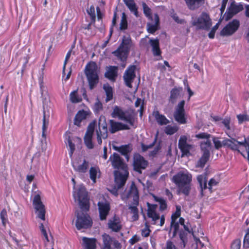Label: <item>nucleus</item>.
<instances>
[{
    "instance_id": "obj_35",
    "label": "nucleus",
    "mask_w": 249,
    "mask_h": 249,
    "mask_svg": "<svg viewBox=\"0 0 249 249\" xmlns=\"http://www.w3.org/2000/svg\"><path fill=\"white\" fill-rule=\"evenodd\" d=\"M150 43L152 47V51L154 55H159L160 54V51L159 48V42L157 39H151Z\"/></svg>"
},
{
    "instance_id": "obj_30",
    "label": "nucleus",
    "mask_w": 249,
    "mask_h": 249,
    "mask_svg": "<svg viewBox=\"0 0 249 249\" xmlns=\"http://www.w3.org/2000/svg\"><path fill=\"white\" fill-rule=\"evenodd\" d=\"M113 148L115 150L120 152L122 155H124L127 160L129 159L128 154L130 153L132 150V146L130 144L122 145L120 147L113 145Z\"/></svg>"
},
{
    "instance_id": "obj_6",
    "label": "nucleus",
    "mask_w": 249,
    "mask_h": 249,
    "mask_svg": "<svg viewBox=\"0 0 249 249\" xmlns=\"http://www.w3.org/2000/svg\"><path fill=\"white\" fill-rule=\"evenodd\" d=\"M121 197L123 200H125L127 198H132L133 206H130L129 209L130 210L131 213L132 214V220H137L139 218L138 210L137 208L139 204V195L138 191L136 186H132L131 187L130 192L126 197H125L123 195L121 196Z\"/></svg>"
},
{
    "instance_id": "obj_7",
    "label": "nucleus",
    "mask_w": 249,
    "mask_h": 249,
    "mask_svg": "<svg viewBox=\"0 0 249 249\" xmlns=\"http://www.w3.org/2000/svg\"><path fill=\"white\" fill-rule=\"evenodd\" d=\"M191 22L197 29L208 30L212 25L211 20L205 13H202L198 17L192 16Z\"/></svg>"
},
{
    "instance_id": "obj_36",
    "label": "nucleus",
    "mask_w": 249,
    "mask_h": 249,
    "mask_svg": "<svg viewBox=\"0 0 249 249\" xmlns=\"http://www.w3.org/2000/svg\"><path fill=\"white\" fill-rule=\"evenodd\" d=\"M70 100L72 103H78L82 101V98L81 96L78 93L77 89L73 90L70 93Z\"/></svg>"
},
{
    "instance_id": "obj_51",
    "label": "nucleus",
    "mask_w": 249,
    "mask_h": 249,
    "mask_svg": "<svg viewBox=\"0 0 249 249\" xmlns=\"http://www.w3.org/2000/svg\"><path fill=\"white\" fill-rule=\"evenodd\" d=\"M150 232L151 231L149 229V226L146 223L144 228L142 230V235L145 237H148Z\"/></svg>"
},
{
    "instance_id": "obj_63",
    "label": "nucleus",
    "mask_w": 249,
    "mask_h": 249,
    "mask_svg": "<svg viewBox=\"0 0 249 249\" xmlns=\"http://www.w3.org/2000/svg\"><path fill=\"white\" fill-rule=\"evenodd\" d=\"M139 241V238L134 235L129 240V242L131 244L133 245Z\"/></svg>"
},
{
    "instance_id": "obj_28",
    "label": "nucleus",
    "mask_w": 249,
    "mask_h": 249,
    "mask_svg": "<svg viewBox=\"0 0 249 249\" xmlns=\"http://www.w3.org/2000/svg\"><path fill=\"white\" fill-rule=\"evenodd\" d=\"M152 116L157 124L160 125H166L169 123V120L158 110H154L152 113Z\"/></svg>"
},
{
    "instance_id": "obj_18",
    "label": "nucleus",
    "mask_w": 249,
    "mask_h": 249,
    "mask_svg": "<svg viewBox=\"0 0 249 249\" xmlns=\"http://www.w3.org/2000/svg\"><path fill=\"white\" fill-rule=\"evenodd\" d=\"M98 206L100 219H106L110 210L109 203L107 200L103 199L98 202Z\"/></svg>"
},
{
    "instance_id": "obj_53",
    "label": "nucleus",
    "mask_w": 249,
    "mask_h": 249,
    "mask_svg": "<svg viewBox=\"0 0 249 249\" xmlns=\"http://www.w3.org/2000/svg\"><path fill=\"white\" fill-rule=\"evenodd\" d=\"M241 241L239 239L235 240L231 245V249H240Z\"/></svg>"
},
{
    "instance_id": "obj_13",
    "label": "nucleus",
    "mask_w": 249,
    "mask_h": 249,
    "mask_svg": "<svg viewBox=\"0 0 249 249\" xmlns=\"http://www.w3.org/2000/svg\"><path fill=\"white\" fill-rule=\"evenodd\" d=\"M243 6L240 3H236L234 0H230V5L228 7L227 11L224 15L223 18L228 21L243 10Z\"/></svg>"
},
{
    "instance_id": "obj_9",
    "label": "nucleus",
    "mask_w": 249,
    "mask_h": 249,
    "mask_svg": "<svg viewBox=\"0 0 249 249\" xmlns=\"http://www.w3.org/2000/svg\"><path fill=\"white\" fill-rule=\"evenodd\" d=\"M147 216L151 219V224L162 226L165 222L164 215L161 216L157 213V205L147 203Z\"/></svg>"
},
{
    "instance_id": "obj_8",
    "label": "nucleus",
    "mask_w": 249,
    "mask_h": 249,
    "mask_svg": "<svg viewBox=\"0 0 249 249\" xmlns=\"http://www.w3.org/2000/svg\"><path fill=\"white\" fill-rule=\"evenodd\" d=\"M111 115L112 117L118 118L130 126L134 125V117L133 114L127 111H124L118 106H115L113 108Z\"/></svg>"
},
{
    "instance_id": "obj_56",
    "label": "nucleus",
    "mask_w": 249,
    "mask_h": 249,
    "mask_svg": "<svg viewBox=\"0 0 249 249\" xmlns=\"http://www.w3.org/2000/svg\"><path fill=\"white\" fill-rule=\"evenodd\" d=\"M39 228L41 231L42 234L43 235L44 237H45V239L47 242L49 241L47 233L46 232V231L44 228V225L42 223H41L39 225Z\"/></svg>"
},
{
    "instance_id": "obj_4",
    "label": "nucleus",
    "mask_w": 249,
    "mask_h": 249,
    "mask_svg": "<svg viewBox=\"0 0 249 249\" xmlns=\"http://www.w3.org/2000/svg\"><path fill=\"white\" fill-rule=\"evenodd\" d=\"M99 72L98 66L94 62L89 63L86 67L85 74L90 89H93L99 82Z\"/></svg>"
},
{
    "instance_id": "obj_52",
    "label": "nucleus",
    "mask_w": 249,
    "mask_h": 249,
    "mask_svg": "<svg viewBox=\"0 0 249 249\" xmlns=\"http://www.w3.org/2000/svg\"><path fill=\"white\" fill-rule=\"evenodd\" d=\"M230 122L231 118L229 117H227L222 120V123L225 126L227 130H230L231 129Z\"/></svg>"
},
{
    "instance_id": "obj_60",
    "label": "nucleus",
    "mask_w": 249,
    "mask_h": 249,
    "mask_svg": "<svg viewBox=\"0 0 249 249\" xmlns=\"http://www.w3.org/2000/svg\"><path fill=\"white\" fill-rule=\"evenodd\" d=\"M213 142L214 144L215 147L216 148L218 149L219 148L222 146L223 144V142H221L219 140H218L216 138L213 139Z\"/></svg>"
},
{
    "instance_id": "obj_1",
    "label": "nucleus",
    "mask_w": 249,
    "mask_h": 249,
    "mask_svg": "<svg viewBox=\"0 0 249 249\" xmlns=\"http://www.w3.org/2000/svg\"><path fill=\"white\" fill-rule=\"evenodd\" d=\"M109 160L113 168L117 169L114 174L115 185L119 189L125 184L127 179L129 175L127 166L118 154L111 155Z\"/></svg>"
},
{
    "instance_id": "obj_37",
    "label": "nucleus",
    "mask_w": 249,
    "mask_h": 249,
    "mask_svg": "<svg viewBox=\"0 0 249 249\" xmlns=\"http://www.w3.org/2000/svg\"><path fill=\"white\" fill-rule=\"evenodd\" d=\"M210 157V154L208 151L204 152L199 160L198 161L196 166L198 167H203L207 161L208 160Z\"/></svg>"
},
{
    "instance_id": "obj_25",
    "label": "nucleus",
    "mask_w": 249,
    "mask_h": 249,
    "mask_svg": "<svg viewBox=\"0 0 249 249\" xmlns=\"http://www.w3.org/2000/svg\"><path fill=\"white\" fill-rule=\"evenodd\" d=\"M181 214V207L179 205H177L176 207V211L173 213L171 216V228L174 229L175 232L177 231L178 228V223L176 222L177 219L180 216Z\"/></svg>"
},
{
    "instance_id": "obj_31",
    "label": "nucleus",
    "mask_w": 249,
    "mask_h": 249,
    "mask_svg": "<svg viewBox=\"0 0 249 249\" xmlns=\"http://www.w3.org/2000/svg\"><path fill=\"white\" fill-rule=\"evenodd\" d=\"M83 246L84 249H95L96 240L94 238L83 237Z\"/></svg>"
},
{
    "instance_id": "obj_34",
    "label": "nucleus",
    "mask_w": 249,
    "mask_h": 249,
    "mask_svg": "<svg viewBox=\"0 0 249 249\" xmlns=\"http://www.w3.org/2000/svg\"><path fill=\"white\" fill-rule=\"evenodd\" d=\"M129 10L136 17L138 16V7L134 0H123Z\"/></svg>"
},
{
    "instance_id": "obj_43",
    "label": "nucleus",
    "mask_w": 249,
    "mask_h": 249,
    "mask_svg": "<svg viewBox=\"0 0 249 249\" xmlns=\"http://www.w3.org/2000/svg\"><path fill=\"white\" fill-rule=\"evenodd\" d=\"M178 129V127L177 125H167L165 129L164 132L167 135H173L175 133Z\"/></svg>"
},
{
    "instance_id": "obj_59",
    "label": "nucleus",
    "mask_w": 249,
    "mask_h": 249,
    "mask_svg": "<svg viewBox=\"0 0 249 249\" xmlns=\"http://www.w3.org/2000/svg\"><path fill=\"white\" fill-rule=\"evenodd\" d=\"M166 249H178V248L172 242L168 240L166 244Z\"/></svg>"
},
{
    "instance_id": "obj_55",
    "label": "nucleus",
    "mask_w": 249,
    "mask_h": 249,
    "mask_svg": "<svg viewBox=\"0 0 249 249\" xmlns=\"http://www.w3.org/2000/svg\"><path fill=\"white\" fill-rule=\"evenodd\" d=\"M102 109V104L99 102L97 101L96 102L94 105L93 109L95 112L98 113Z\"/></svg>"
},
{
    "instance_id": "obj_64",
    "label": "nucleus",
    "mask_w": 249,
    "mask_h": 249,
    "mask_svg": "<svg viewBox=\"0 0 249 249\" xmlns=\"http://www.w3.org/2000/svg\"><path fill=\"white\" fill-rule=\"evenodd\" d=\"M153 144H150L148 145H144V144H142V151L144 152L147 150L149 148H150L152 146H153Z\"/></svg>"
},
{
    "instance_id": "obj_15",
    "label": "nucleus",
    "mask_w": 249,
    "mask_h": 249,
    "mask_svg": "<svg viewBox=\"0 0 249 249\" xmlns=\"http://www.w3.org/2000/svg\"><path fill=\"white\" fill-rule=\"evenodd\" d=\"M239 26V20L233 19L223 28L220 32V35L222 36H230L238 29Z\"/></svg>"
},
{
    "instance_id": "obj_24",
    "label": "nucleus",
    "mask_w": 249,
    "mask_h": 249,
    "mask_svg": "<svg viewBox=\"0 0 249 249\" xmlns=\"http://www.w3.org/2000/svg\"><path fill=\"white\" fill-rule=\"evenodd\" d=\"M110 127L109 129L110 131L112 133H115L121 130H126L130 128L129 125L127 124H124L121 123L116 122L113 120H110Z\"/></svg>"
},
{
    "instance_id": "obj_27",
    "label": "nucleus",
    "mask_w": 249,
    "mask_h": 249,
    "mask_svg": "<svg viewBox=\"0 0 249 249\" xmlns=\"http://www.w3.org/2000/svg\"><path fill=\"white\" fill-rule=\"evenodd\" d=\"M80 142L81 139L78 137L71 138L70 135H65V142L70 149L69 154L71 157L72 156L75 150V145L73 142Z\"/></svg>"
},
{
    "instance_id": "obj_42",
    "label": "nucleus",
    "mask_w": 249,
    "mask_h": 249,
    "mask_svg": "<svg viewBox=\"0 0 249 249\" xmlns=\"http://www.w3.org/2000/svg\"><path fill=\"white\" fill-rule=\"evenodd\" d=\"M182 88L173 89L171 91L170 100L172 102H174L179 96L180 92L182 91Z\"/></svg>"
},
{
    "instance_id": "obj_16",
    "label": "nucleus",
    "mask_w": 249,
    "mask_h": 249,
    "mask_svg": "<svg viewBox=\"0 0 249 249\" xmlns=\"http://www.w3.org/2000/svg\"><path fill=\"white\" fill-rule=\"evenodd\" d=\"M148 165V161L140 154H135L133 157V167L135 171L141 173L142 170L145 169Z\"/></svg>"
},
{
    "instance_id": "obj_12",
    "label": "nucleus",
    "mask_w": 249,
    "mask_h": 249,
    "mask_svg": "<svg viewBox=\"0 0 249 249\" xmlns=\"http://www.w3.org/2000/svg\"><path fill=\"white\" fill-rule=\"evenodd\" d=\"M96 131L98 143L101 144L102 139H105L107 137V124L105 117L101 116L99 118L98 126Z\"/></svg>"
},
{
    "instance_id": "obj_29",
    "label": "nucleus",
    "mask_w": 249,
    "mask_h": 249,
    "mask_svg": "<svg viewBox=\"0 0 249 249\" xmlns=\"http://www.w3.org/2000/svg\"><path fill=\"white\" fill-rule=\"evenodd\" d=\"M207 174L204 173L203 174L198 175L197 177V180L199 184L201 190V195L202 196H204V190L207 188Z\"/></svg>"
},
{
    "instance_id": "obj_17",
    "label": "nucleus",
    "mask_w": 249,
    "mask_h": 249,
    "mask_svg": "<svg viewBox=\"0 0 249 249\" xmlns=\"http://www.w3.org/2000/svg\"><path fill=\"white\" fill-rule=\"evenodd\" d=\"M96 126V121L91 122L88 127L87 131L84 137V142L87 147L89 149H92L93 147V144L92 142V138L94 130Z\"/></svg>"
},
{
    "instance_id": "obj_57",
    "label": "nucleus",
    "mask_w": 249,
    "mask_h": 249,
    "mask_svg": "<svg viewBox=\"0 0 249 249\" xmlns=\"http://www.w3.org/2000/svg\"><path fill=\"white\" fill-rule=\"evenodd\" d=\"M71 51H69L67 53V55L66 56V57H65V61H64V65H63V74H65V68H66V64L67 63V61H68V60L69 59L70 56H71Z\"/></svg>"
},
{
    "instance_id": "obj_40",
    "label": "nucleus",
    "mask_w": 249,
    "mask_h": 249,
    "mask_svg": "<svg viewBox=\"0 0 249 249\" xmlns=\"http://www.w3.org/2000/svg\"><path fill=\"white\" fill-rule=\"evenodd\" d=\"M103 88L106 92L107 95L106 101H110L113 97L112 89L108 84H105L103 86Z\"/></svg>"
},
{
    "instance_id": "obj_23",
    "label": "nucleus",
    "mask_w": 249,
    "mask_h": 249,
    "mask_svg": "<svg viewBox=\"0 0 249 249\" xmlns=\"http://www.w3.org/2000/svg\"><path fill=\"white\" fill-rule=\"evenodd\" d=\"M102 239L103 241V249H111L112 244H113L116 248H120V244L116 240H113L112 238L106 233H104L102 235Z\"/></svg>"
},
{
    "instance_id": "obj_22",
    "label": "nucleus",
    "mask_w": 249,
    "mask_h": 249,
    "mask_svg": "<svg viewBox=\"0 0 249 249\" xmlns=\"http://www.w3.org/2000/svg\"><path fill=\"white\" fill-rule=\"evenodd\" d=\"M107 225L108 228L115 232L119 231L123 226L121 219L117 216H114L109 219Z\"/></svg>"
},
{
    "instance_id": "obj_58",
    "label": "nucleus",
    "mask_w": 249,
    "mask_h": 249,
    "mask_svg": "<svg viewBox=\"0 0 249 249\" xmlns=\"http://www.w3.org/2000/svg\"><path fill=\"white\" fill-rule=\"evenodd\" d=\"M243 246L244 248H249V233H246L244 239Z\"/></svg>"
},
{
    "instance_id": "obj_62",
    "label": "nucleus",
    "mask_w": 249,
    "mask_h": 249,
    "mask_svg": "<svg viewBox=\"0 0 249 249\" xmlns=\"http://www.w3.org/2000/svg\"><path fill=\"white\" fill-rule=\"evenodd\" d=\"M178 224H179L180 225H182L183 226V228L184 229V230L186 231H189V228L187 227V226H186L185 224H184V218H183L182 217H180L179 219V221L178 222Z\"/></svg>"
},
{
    "instance_id": "obj_3",
    "label": "nucleus",
    "mask_w": 249,
    "mask_h": 249,
    "mask_svg": "<svg viewBox=\"0 0 249 249\" xmlns=\"http://www.w3.org/2000/svg\"><path fill=\"white\" fill-rule=\"evenodd\" d=\"M73 184V196L75 201H77L83 211H88L89 209V198L87 192L83 185L75 186V181L74 178L71 179Z\"/></svg>"
},
{
    "instance_id": "obj_46",
    "label": "nucleus",
    "mask_w": 249,
    "mask_h": 249,
    "mask_svg": "<svg viewBox=\"0 0 249 249\" xmlns=\"http://www.w3.org/2000/svg\"><path fill=\"white\" fill-rule=\"evenodd\" d=\"M154 198H155V200L159 202L160 203V210H164L166 208V207H167V205H166V203L165 202V201L161 198H160V197H156L155 196H154Z\"/></svg>"
},
{
    "instance_id": "obj_49",
    "label": "nucleus",
    "mask_w": 249,
    "mask_h": 249,
    "mask_svg": "<svg viewBox=\"0 0 249 249\" xmlns=\"http://www.w3.org/2000/svg\"><path fill=\"white\" fill-rule=\"evenodd\" d=\"M127 22L124 13H123L122 17L121 22L120 23V29L124 30L127 28Z\"/></svg>"
},
{
    "instance_id": "obj_47",
    "label": "nucleus",
    "mask_w": 249,
    "mask_h": 249,
    "mask_svg": "<svg viewBox=\"0 0 249 249\" xmlns=\"http://www.w3.org/2000/svg\"><path fill=\"white\" fill-rule=\"evenodd\" d=\"M0 218L3 226H5L8 222L7 212L5 209H3L0 213Z\"/></svg>"
},
{
    "instance_id": "obj_21",
    "label": "nucleus",
    "mask_w": 249,
    "mask_h": 249,
    "mask_svg": "<svg viewBox=\"0 0 249 249\" xmlns=\"http://www.w3.org/2000/svg\"><path fill=\"white\" fill-rule=\"evenodd\" d=\"M198 138L203 139L204 140L201 142V148L203 152L208 151L210 154V150L211 149V142L209 139L210 135L205 133H202L196 135Z\"/></svg>"
},
{
    "instance_id": "obj_39",
    "label": "nucleus",
    "mask_w": 249,
    "mask_h": 249,
    "mask_svg": "<svg viewBox=\"0 0 249 249\" xmlns=\"http://www.w3.org/2000/svg\"><path fill=\"white\" fill-rule=\"evenodd\" d=\"M75 169L80 173H85L89 167V163L86 160H84L82 164L78 165L73 164Z\"/></svg>"
},
{
    "instance_id": "obj_2",
    "label": "nucleus",
    "mask_w": 249,
    "mask_h": 249,
    "mask_svg": "<svg viewBox=\"0 0 249 249\" xmlns=\"http://www.w3.org/2000/svg\"><path fill=\"white\" fill-rule=\"evenodd\" d=\"M172 181L181 192L186 196L189 195L191 190V183L192 181V175L187 170L179 171L173 176Z\"/></svg>"
},
{
    "instance_id": "obj_38",
    "label": "nucleus",
    "mask_w": 249,
    "mask_h": 249,
    "mask_svg": "<svg viewBox=\"0 0 249 249\" xmlns=\"http://www.w3.org/2000/svg\"><path fill=\"white\" fill-rule=\"evenodd\" d=\"M90 178L93 183L96 182V178L100 176V170L97 167H92L89 170Z\"/></svg>"
},
{
    "instance_id": "obj_50",
    "label": "nucleus",
    "mask_w": 249,
    "mask_h": 249,
    "mask_svg": "<svg viewBox=\"0 0 249 249\" xmlns=\"http://www.w3.org/2000/svg\"><path fill=\"white\" fill-rule=\"evenodd\" d=\"M237 118L239 124L249 121V117L246 114H239L237 116Z\"/></svg>"
},
{
    "instance_id": "obj_45",
    "label": "nucleus",
    "mask_w": 249,
    "mask_h": 249,
    "mask_svg": "<svg viewBox=\"0 0 249 249\" xmlns=\"http://www.w3.org/2000/svg\"><path fill=\"white\" fill-rule=\"evenodd\" d=\"M49 124V119L46 118L45 111L43 112V125H42V134L43 137L45 136V132L48 128Z\"/></svg>"
},
{
    "instance_id": "obj_48",
    "label": "nucleus",
    "mask_w": 249,
    "mask_h": 249,
    "mask_svg": "<svg viewBox=\"0 0 249 249\" xmlns=\"http://www.w3.org/2000/svg\"><path fill=\"white\" fill-rule=\"evenodd\" d=\"M87 12L90 16L91 20L94 21L96 18L94 6L93 5L90 6V7L87 9Z\"/></svg>"
},
{
    "instance_id": "obj_61",
    "label": "nucleus",
    "mask_w": 249,
    "mask_h": 249,
    "mask_svg": "<svg viewBox=\"0 0 249 249\" xmlns=\"http://www.w3.org/2000/svg\"><path fill=\"white\" fill-rule=\"evenodd\" d=\"M228 2V0H222V2H221V8H220V11H221V14H222V13L224 12V11L226 8V7Z\"/></svg>"
},
{
    "instance_id": "obj_20",
    "label": "nucleus",
    "mask_w": 249,
    "mask_h": 249,
    "mask_svg": "<svg viewBox=\"0 0 249 249\" xmlns=\"http://www.w3.org/2000/svg\"><path fill=\"white\" fill-rule=\"evenodd\" d=\"M136 67L135 65L130 66L125 71L123 77L125 85L129 88L132 87L131 83L136 77L135 71Z\"/></svg>"
},
{
    "instance_id": "obj_44",
    "label": "nucleus",
    "mask_w": 249,
    "mask_h": 249,
    "mask_svg": "<svg viewBox=\"0 0 249 249\" xmlns=\"http://www.w3.org/2000/svg\"><path fill=\"white\" fill-rule=\"evenodd\" d=\"M142 5L145 16L149 19L153 18L151 16V10L148 6L144 2H142Z\"/></svg>"
},
{
    "instance_id": "obj_14",
    "label": "nucleus",
    "mask_w": 249,
    "mask_h": 249,
    "mask_svg": "<svg viewBox=\"0 0 249 249\" xmlns=\"http://www.w3.org/2000/svg\"><path fill=\"white\" fill-rule=\"evenodd\" d=\"M33 206L36 210L37 216L42 220L45 219V209L44 205L41 201L39 194H36L33 199Z\"/></svg>"
},
{
    "instance_id": "obj_41",
    "label": "nucleus",
    "mask_w": 249,
    "mask_h": 249,
    "mask_svg": "<svg viewBox=\"0 0 249 249\" xmlns=\"http://www.w3.org/2000/svg\"><path fill=\"white\" fill-rule=\"evenodd\" d=\"M187 6L190 9H195L198 7L201 0H185Z\"/></svg>"
},
{
    "instance_id": "obj_54",
    "label": "nucleus",
    "mask_w": 249,
    "mask_h": 249,
    "mask_svg": "<svg viewBox=\"0 0 249 249\" xmlns=\"http://www.w3.org/2000/svg\"><path fill=\"white\" fill-rule=\"evenodd\" d=\"M217 181L214 178H212L210 179L208 183V186L207 187V188L209 189L210 192L212 191L213 187V186H215L217 184Z\"/></svg>"
},
{
    "instance_id": "obj_32",
    "label": "nucleus",
    "mask_w": 249,
    "mask_h": 249,
    "mask_svg": "<svg viewBox=\"0 0 249 249\" xmlns=\"http://www.w3.org/2000/svg\"><path fill=\"white\" fill-rule=\"evenodd\" d=\"M117 67L115 66H110L107 68L105 73V77L111 81H114L117 76Z\"/></svg>"
},
{
    "instance_id": "obj_5",
    "label": "nucleus",
    "mask_w": 249,
    "mask_h": 249,
    "mask_svg": "<svg viewBox=\"0 0 249 249\" xmlns=\"http://www.w3.org/2000/svg\"><path fill=\"white\" fill-rule=\"evenodd\" d=\"M133 45L130 37L124 36L119 47L116 51L113 52V53L121 61H125Z\"/></svg>"
},
{
    "instance_id": "obj_11",
    "label": "nucleus",
    "mask_w": 249,
    "mask_h": 249,
    "mask_svg": "<svg viewBox=\"0 0 249 249\" xmlns=\"http://www.w3.org/2000/svg\"><path fill=\"white\" fill-rule=\"evenodd\" d=\"M188 137L186 135L180 136L178 146L182 153V157H188L192 155V153L195 151V146L187 142Z\"/></svg>"
},
{
    "instance_id": "obj_10",
    "label": "nucleus",
    "mask_w": 249,
    "mask_h": 249,
    "mask_svg": "<svg viewBox=\"0 0 249 249\" xmlns=\"http://www.w3.org/2000/svg\"><path fill=\"white\" fill-rule=\"evenodd\" d=\"M75 226L77 230L88 229L92 226V222L90 216L83 212L80 211L76 213Z\"/></svg>"
},
{
    "instance_id": "obj_19",
    "label": "nucleus",
    "mask_w": 249,
    "mask_h": 249,
    "mask_svg": "<svg viewBox=\"0 0 249 249\" xmlns=\"http://www.w3.org/2000/svg\"><path fill=\"white\" fill-rule=\"evenodd\" d=\"M184 104L185 102L183 100L179 102L174 113V117L176 121L181 124H185L186 123L184 109Z\"/></svg>"
},
{
    "instance_id": "obj_26",
    "label": "nucleus",
    "mask_w": 249,
    "mask_h": 249,
    "mask_svg": "<svg viewBox=\"0 0 249 249\" xmlns=\"http://www.w3.org/2000/svg\"><path fill=\"white\" fill-rule=\"evenodd\" d=\"M153 22L148 23L147 24V29L149 33L153 34L158 30L159 25V17L158 14H155L153 18H150Z\"/></svg>"
},
{
    "instance_id": "obj_33",
    "label": "nucleus",
    "mask_w": 249,
    "mask_h": 249,
    "mask_svg": "<svg viewBox=\"0 0 249 249\" xmlns=\"http://www.w3.org/2000/svg\"><path fill=\"white\" fill-rule=\"evenodd\" d=\"M89 111L87 110V116L89 114ZM87 117V113L84 110H80L76 114L74 124L76 125L79 126L81 121L86 119Z\"/></svg>"
}]
</instances>
